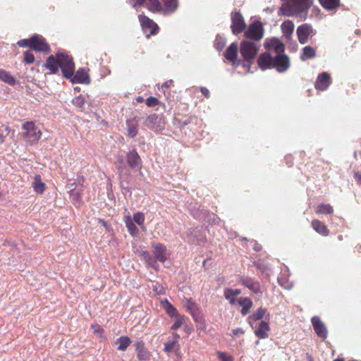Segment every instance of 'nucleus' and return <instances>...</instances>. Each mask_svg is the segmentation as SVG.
<instances>
[{
	"mask_svg": "<svg viewBox=\"0 0 361 361\" xmlns=\"http://www.w3.org/2000/svg\"><path fill=\"white\" fill-rule=\"evenodd\" d=\"M288 3L282 7L283 14L287 16L301 17L307 14L313 4L314 0H287Z\"/></svg>",
	"mask_w": 361,
	"mask_h": 361,
	"instance_id": "obj_1",
	"label": "nucleus"
},
{
	"mask_svg": "<svg viewBox=\"0 0 361 361\" xmlns=\"http://www.w3.org/2000/svg\"><path fill=\"white\" fill-rule=\"evenodd\" d=\"M22 129L24 130V133H23V137L30 145L37 143L42 137V131L32 121L25 122L23 125Z\"/></svg>",
	"mask_w": 361,
	"mask_h": 361,
	"instance_id": "obj_2",
	"label": "nucleus"
},
{
	"mask_svg": "<svg viewBox=\"0 0 361 361\" xmlns=\"http://www.w3.org/2000/svg\"><path fill=\"white\" fill-rule=\"evenodd\" d=\"M56 56L59 59V68L61 70L63 75L68 79L71 78L75 71V64L73 58L64 53H57Z\"/></svg>",
	"mask_w": 361,
	"mask_h": 361,
	"instance_id": "obj_3",
	"label": "nucleus"
},
{
	"mask_svg": "<svg viewBox=\"0 0 361 361\" xmlns=\"http://www.w3.org/2000/svg\"><path fill=\"white\" fill-rule=\"evenodd\" d=\"M259 51L258 47L252 42L242 41L240 44V53L243 59L249 63L256 57Z\"/></svg>",
	"mask_w": 361,
	"mask_h": 361,
	"instance_id": "obj_4",
	"label": "nucleus"
},
{
	"mask_svg": "<svg viewBox=\"0 0 361 361\" xmlns=\"http://www.w3.org/2000/svg\"><path fill=\"white\" fill-rule=\"evenodd\" d=\"M264 35V29L261 22L255 21L250 25L247 30L245 32L246 38L252 39L255 41L260 40Z\"/></svg>",
	"mask_w": 361,
	"mask_h": 361,
	"instance_id": "obj_5",
	"label": "nucleus"
},
{
	"mask_svg": "<svg viewBox=\"0 0 361 361\" xmlns=\"http://www.w3.org/2000/svg\"><path fill=\"white\" fill-rule=\"evenodd\" d=\"M246 24L240 11H234L231 13V28L233 34L238 35L245 30Z\"/></svg>",
	"mask_w": 361,
	"mask_h": 361,
	"instance_id": "obj_6",
	"label": "nucleus"
},
{
	"mask_svg": "<svg viewBox=\"0 0 361 361\" xmlns=\"http://www.w3.org/2000/svg\"><path fill=\"white\" fill-rule=\"evenodd\" d=\"M30 49L38 51L48 54L51 52L50 46L46 42L45 39L38 35H33L31 37Z\"/></svg>",
	"mask_w": 361,
	"mask_h": 361,
	"instance_id": "obj_7",
	"label": "nucleus"
},
{
	"mask_svg": "<svg viewBox=\"0 0 361 361\" xmlns=\"http://www.w3.org/2000/svg\"><path fill=\"white\" fill-rule=\"evenodd\" d=\"M296 33L299 42L304 44L307 42L310 37L314 35L315 32L311 25L304 23L298 27Z\"/></svg>",
	"mask_w": 361,
	"mask_h": 361,
	"instance_id": "obj_8",
	"label": "nucleus"
},
{
	"mask_svg": "<svg viewBox=\"0 0 361 361\" xmlns=\"http://www.w3.org/2000/svg\"><path fill=\"white\" fill-rule=\"evenodd\" d=\"M290 66L289 58L286 54H277L274 57L273 67L279 73L286 71Z\"/></svg>",
	"mask_w": 361,
	"mask_h": 361,
	"instance_id": "obj_9",
	"label": "nucleus"
},
{
	"mask_svg": "<svg viewBox=\"0 0 361 361\" xmlns=\"http://www.w3.org/2000/svg\"><path fill=\"white\" fill-rule=\"evenodd\" d=\"M139 20L142 30L146 33H148V35L157 34L159 27L152 20L149 19L146 16L140 15Z\"/></svg>",
	"mask_w": 361,
	"mask_h": 361,
	"instance_id": "obj_10",
	"label": "nucleus"
},
{
	"mask_svg": "<svg viewBox=\"0 0 361 361\" xmlns=\"http://www.w3.org/2000/svg\"><path fill=\"white\" fill-rule=\"evenodd\" d=\"M238 49V44L237 42H233L226 49L224 56L228 61L231 62L234 66H239L241 63L240 61L237 60Z\"/></svg>",
	"mask_w": 361,
	"mask_h": 361,
	"instance_id": "obj_11",
	"label": "nucleus"
},
{
	"mask_svg": "<svg viewBox=\"0 0 361 361\" xmlns=\"http://www.w3.org/2000/svg\"><path fill=\"white\" fill-rule=\"evenodd\" d=\"M311 322L316 334L323 341L326 340L328 335V331L320 318L318 317H313Z\"/></svg>",
	"mask_w": 361,
	"mask_h": 361,
	"instance_id": "obj_12",
	"label": "nucleus"
},
{
	"mask_svg": "<svg viewBox=\"0 0 361 361\" xmlns=\"http://www.w3.org/2000/svg\"><path fill=\"white\" fill-rule=\"evenodd\" d=\"M331 84V76L326 72H323L319 74L314 83V87L319 91L326 90Z\"/></svg>",
	"mask_w": 361,
	"mask_h": 361,
	"instance_id": "obj_13",
	"label": "nucleus"
},
{
	"mask_svg": "<svg viewBox=\"0 0 361 361\" xmlns=\"http://www.w3.org/2000/svg\"><path fill=\"white\" fill-rule=\"evenodd\" d=\"M68 79H70L72 83L89 84L90 82V76L85 68H79Z\"/></svg>",
	"mask_w": 361,
	"mask_h": 361,
	"instance_id": "obj_14",
	"label": "nucleus"
},
{
	"mask_svg": "<svg viewBox=\"0 0 361 361\" xmlns=\"http://www.w3.org/2000/svg\"><path fill=\"white\" fill-rule=\"evenodd\" d=\"M160 13L170 14L174 13L178 7V0H160Z\"/></svg>",
	"mask_w": 361,
	"mask_h": 361,
	"instance_id": "obj_15",
	"label": "nucleus"
},
{
	"mask_svg": "<svg viewBox=\"0 0 361 361\" xmlns=\"http://www.w3.org/2000/svg\"><path fill=\"white\" fill-rule=\"evenodd\" d=\"M154 248L153 253L156 260L164 263L167 259L166 247L160 243L152 245Z\"/></svg>",
	"mask_w": 361,
	"mask_h": 361,
	"instance_id": "obj_16",
	"label": "nucleus"
},
{
	"mask_svg": "<svg viewBox=\"0 0 361 361\" xmlns=\"http://www.w3.org/2000/svg\"><path fill=\"white\" fill-rule=\"evenodd\" d=\"M274 57L269 52H264L259 55L257 64L262 70H267L273 67Z\"/></svg>",
	"mask_w": 361,
	"mask_h": 361,
	"instance_id": "obj_17",
	"label": "nucleus"
},
{
	"mask_svg": "<svg viewBox=\"0 0 361 361\" xmlns=\"http://www.w3.org/2000/svg\"><path fill=\"white\" fill-rule=\"evenodd\" d=\"M239 282L243 286L247 287L254 293H261V286L258 281L249 277H241Z\"/></svg>",
	"mask_w": 361,
	"mask_h": 361,
	"instance_id": "obj_18",
	"label": "nucleus"
},
{
	"mask_svg": "<svg viewBox=\"0 0 361 361\" xmlns=\"http://www.w3.org/2000/svg\"><path fill=\"white\" fill-rule=\"evenodd\" d=\"M59 65L60 61L56 55L55 56L51 55L47 59L44 66L49 71V73L56 74L59 71Z\"/></svg>",
	"mask_w": 361,
	"mask_h": 361,
	"instance_id": "obj_19",
	"label": "nucleus"
},
{
	"mask_svg": "<svg viewBox=\"0 0 361 361\" xmlns=\"http://www.w3.org/2000/svg\"><path fill=\"white\" fill-rule=\"evenodd\" d=\"M126 160L128 166L132 168H140L141 159L135 149L130 151L126 154Z\"/></svg>",
	"mask_w": 361,
	"mask_h": 361,
	"instance_id": "obj_20",
	"label": "nucleus"
},
{
	"mask_svg": "<svg viewBox=\"0 0 361 361\" xmlns=\"http://www.w3.org/2000/svg\"><path fill=\"white\" fill-rule=\"evenodd\" d=\"M311 226L315 232L322 236H328L330 233L325 224L319 219H313L311 222Z\"/></svg>",
	"mask_w": 361,
	"mask_h": 361,
	"instance_id": "obj_21",
	"label": "nucleus"
},
{
	"mask_svg": "<svg viewBox=\"0 0 361 361\" xmlns=\"http://www.w3.org/2000/svg\"><path fill=\"white\" fill-rule=\"evenodd\" d=\"M270 330L268 322L262 321L259 324L258 327L255 330V334L256 336H257L259 338L264 339L268 338L269 336V331Z\"/></svg>",
	"mask_w": 361,
	"mask_h": 361,
	"instance_id": "obj_22",
	"label": "nucleus"
},
{
	"mask_svg": "<svg viewBox=\"0 0 361 361\" xmlns=\"http://www.w3.org/2000/svg\"><path fill=\"white\" fill-rule=\"evenodd\" d=\"M238 303L240 306L242 307L240 313L243 316L247 315L250 311V309L253 306L252 301L251 299L248 298H240L238 299Z\"/></svg>",
	"mask_w": 361,
	"mask_h": 361,
	"instance_id": "obj_23",
	"label": "nucleus"
},
{
	"mask_svg": "<svg viewBox=\"0 0 361 361\" xmlns=\"http://www.w3.org/2000/svg\"><path fill=\"white\" fill-rule=\"evenodd\" d=\"M267 312V310L264 308H258L251 315L247 317V322L253 328V322L261 320Z\"/></svg>",
	"mask_w": 361,
	"mask_h": 361,
	"instance_id": "obj_24",
	"label": "nucleus"
},
{
	"mask_svg": "<svg viewBox=\"0 0 361 361\" xmlns=\"http://www.w3.org/2000/svg\"><path fill=\"white\" fill-rule=\"evenodd\" d=\"M159 121V116L155 114H152L145 118L144 125L151 130H157Z\"/></svg>",
	"mask_w": 361,
	"mask_h": 361,
	"instance_id": "obj_25",
	"label": "nucleus"
},
{
	"mask_svg": "<svg viewBox=\"0 0 361 361\" xmlns=\"http://www.w3.org/2000/svg\"><path fill=\"white\" fill-rule=\"evenodd\" d=\"M283 35L289 39L294 31V23L289 20H285L281 25Z\"/></svg>",
	"mask_w": 361,
	"mask_h": 361,
	"instance_id": "obj_26",
	"label": "nucleus"
},
{
	"mask_svg": "<svg viewBox=\"0 0 361 361\" xmlns=\"http://www.w3.org/2000/svg\"><path fill=\"white\" fill-rule=\"evenodd\" d=\"M125 224H126V226L128 229V231L132 236L135 237L138 235L139 229L136 226V225L134 224V222L130 215L126 216L125 217Z\"/></svg>",
	"mask_w": 361,
	"mask_h": 361,
	"instance_id": "obj_27",
	"label": "nucleus"
},
{
	"mask_svg": "<svg viewBox=\"0 0 361 361\" xmlns=\"http://www.w3.org/2000/svg\"><path fill=\"white\" fill-rule=\"evenodd\" d=\"M34 191L37 194L44 193L46 189V184L42 182L41 176L35 175L32 183Z\"/></svg>",
	"mask_w": 361,
	"mask_h": 361,
	"instance_id": "obj_28",
	"label": "nucleus"
},
{
	"mask_svg": "<svg viewBox=\"0 0 361 361\" xmlns=\"http://www.w3.org/2000/svg\"><path fill=\"white\" fill-rule=\"evenodd\" d=\"M321 6L328 11L338 8L340 6V0H319Z\"/></svg>",
	"mask_w": 361,
	"mask_h": 361,
	"instance_id": "obj_29",
	"label": "nucleus"
},
{
	"mask_svg": "<svg viewBox=\"0 0 361 361\" xmlns=\"http://www.w3.org/2000/svg\"><path fill=\"white\" fill-rule=\"evenodd\" d=\"M334 212L333 207L329 204H320L315 208V213L317 215L320 214H331Z\"/></svg>",
	"mask_w": 361,
	"mask_h": 361,
	"instance_id": "obj_30",
	"label": "nucleus"
},
{
	"mask_svg": "<svg viewBox=\"0 0 361 361\" xmlns=\"http://www.w3.org/2000/svg\"><path fill=\"white\" fill-rule=\"evenodd\" d=\"M315 56H316L315 49L310 46H306L302 49V52L301 54L300 59L302 61H306L310 59H312V58L315 57Z\"/></svg>",
	"mask_w": 361,
	"mask_h": 361,
	"instance_id": "obj_31",
	"label": "nucleus"
},
{
	"mask_svg": "<svg viewBox=\"0 0 361 361\" xmlns=\"http://www.w3.org/2000/svg\"><path fill=\"white\" fill-rule=\"evenodd\" d=\"M0 80L10 85H14L16 83L15 78L10 73L3 69H0Z\"/></svg>",
	"mask_w": 361,
	"mask_h": 361,
	"instance_id": "obj_32",
	"label": "nucleus"
},
{
	"mask_svg": "<svg viewBox=\"0 0 361 361\" xmlns=\"http://www.w3.org/2000/svg\"><path fill=\"white\" fill-rule=\"evenodd\" d=\"M117 343L119 344L118 350L124 351L130 345L131 341L128 336H121L118 338Z\"/></svg>",
	"mask_w": 361,
	"mask_h": 361,
	"instance_id": "obj_33",
	"label": "nucleus"
},
{
	"mask_svg": "<svg viewBox=\"0 0 361 361\" xmlns=\"http://www.w3.org/2000/svg\"><path fill=\"white\" fill-rule=\"evenodd\" d=\"M146 4L151 11L160 13V0H146Z\"/></svg>",
	"mask_w": 361,
	"mask_h": 361,
	"instance_id": "obj_34",
	"label": "nucleus"
},
{
	"mask_svg": "<svg viewBox=\"0 0 361 361\" xmlns=\"http://www.w3.org/2000/svg\"><path fill=\"white\" fill-rule=\"evenodd\" d=\"M197 121V118L196 116H191L184 120L177 119L176 122L179 127L184 128L190 123H196Z\"/></svg>",
	"mask_w": 361,
	"mask_h": 361,
	"instance_id": "obj_35",
	"label": "nucleus"
},
{
	"mask_svg": "<svg viewBox=\"0 0 361 361\" xmlns=\"http://www.w3.org/2000/svg\"><path fill=\"white\" fill-rule=\"evenodd\" d=\"M133 221L142 228L145 227V215L142 212H137L133 214Z\"/></svg>",
	"mask_w": 361,
	"mask_h": 361,
	"instance_id": "obj_36",
	"label": "nucleus"
},
{
	"mask_svg": "<svg viewBox=\"0 0 361 361\" xmlns=\"http://www.w3.org/2000/svg\"><path fill=\"white\" fill-rule=\"evenodd\" d=\"M145 104L148 107H154L158 105H162L163 106H165L164 104L154 97H147L145 100Z\"/></svg>",
	"mask_w": 361,
	"mask_h": 361,
	"instance_id": "obj_37",
	"label": "nucleus"
},
{
	"mask_svg": "<svg viewBox=\"0 0 361 361\" xmlns=\"http://www.w3.org/2000/svg\"><path fill=\"white\" fill-rule=\"evenodd\" d=\"M128 135L134 137L137 134V124H131L130 121L127 122Z\"/></svg>",
	"mask_w": 361,
	"mask_h": 361,
	"instance_id": "obj_38",
	"label": "nucleus"
},
{
	"mask_svg": "<svg viewBox=\"0 0 361 361\" xmlns=\"http://www.w3.org/2000/svg\"><path fill=\"white\" fill-rule=\"evenodd\" d=\"M142 256L143 257L145 262L149 265V266H153L154 264L155 263V260L152 258V257L151 256L150 253L147 251H142Z\"/></svg>",
	"mask_w": 361,
	"mask_h": 361,
	"instance_id": "obj_39",
	"label": "nucleus"
},
{
	"mask_svg": "<svg viewBox=\"0 0 361 361\" xmlns=\"http://www.w3.org/2000/svg\"><path fill=\"white\" fill-rule=\"evenodd\" d=\"M175 317V322L171 326V329L173 330H177L183 325V317L182 316H180L178 314Z\"/></svg>",
	"mask_w": 361,
	"mask_h": 361,
	"instance_id": "obj_40",
	"label": "nucleus"
},
{
	"mask_svg": "<svg viewBox=\"0 0 361 361\" xmlns=\"http://www.w3.org/2000/svg\"><path fill=\"white\" fill-rule=\"evenodd\" d=\"M117 162H118V165H116V169L118 170V173L119 176H121L124 171L125 168H126L124 160H123L122 156L118 157Z\"/></svg>",
	"mask_w": 361,
	"mask_h": 361,
	"instance_id": "obj_41",
	"label": "nucleus"
},
{
	"mask_svg": "<svg viewBox=\"0 0 361 361\" xmlns=\"http://www.w3.org/2000/svg\"><path fill=\"white\" fill-rule=\"evenodd\" d=\"M85 99L84 97L82 96V95H79L78 97H75L73 99V104L75 106H78L80 108H82L83 107V106L85 104Z\"/></svg>",
	"mask_w": 361,
	"mask_h": 361,
	"instance_id": "obj_42",
	"label": "nucleus"
},
{
	"mask_svg": "<svg viewBox=\"0 0 361 361\" xmlns=\"http://www.w3.org/2000/svg\"><path fill=\"white\" fill-rule=\"evenodd\" d=\"M24 62L27 64L32 63L35 61V56L30 51H26L23 54Z\"/></svg>",
	"mask_w": 361,
	"mask_h": 361,
	"instance_id": "obj_43",
	"label": "nucleus"
},
{
	"mask_svg": "<svg viewBox=\"0 0 361 361\" xmlns=\"http://www.w3.org/2000/svg\"><path fill=\"white\" fill-rule=\"evenodd\" d=\"M164 309L166 313L171 317L178 314L177 310L171 304H169L168 306H164Z\"/></svg>",
	"mask_w": 361,
	"mask_h": 361,
	"instance_id": "obj_44",
	"label": "nucleus"
},
{
	"mask_svg": "<svg viewBox=\"0 0 361 361\" xmlns=\"http://www.w3.org/2000/svg\"><path fill=\"white\" fill-rule=\"evenodd\" d=\"M224 295L226 300H228L231 305H234L238 303V298H235V296L234 295H230L229 293H227L226 288L224 290Z\"/></svg>",
	"mask_w": 361,
	"mask_h": 361,
	"instance_id": "obj_45",
	"label": "nucleus"
},
{
	"mask_svg": "<svg viewBox=\"0 0 361 361\" xmlns=\"http://www.w3.org/2000/svg\"><path fill=\"white\" fill-rule=\"evenodd\" d=\"M137 358L140 360H146L148 359V353L144 348L138 350Z\"/></svg>",
	"mask_w": 361,
	"mask_h": 361,
	"instance_id": "obj_46",
	"label": "nucleus"
},
{
	"mask_svg": "<svg viewBox=\"0 0 361 361\" xmlns=\"http://www.w3.org/2000/svg\"><path fill=\"white\" fill-rule=\"evenodd\" d=\"M217 355H218V357L221 360V361H233V357L231 355H228L226 353L218 352Z\"/></svg>",
	"mask_w": 361,
	"mask_h": 361,
	"instance_id": "obj_47",
	"label": "nucleus"
},
{
	"mask_svg": "<svg viewBox=\"0 0 361 361\" xmlns=\"http://www.w3.org/2000/svg\"><path fill=\"white\" fill-rule=\"evenodd\" d=\"M30 44H31V37L29 39H20L17 42V44L20 47H30Z\"/></svg>",
	"mask_w": 361,
	"mask_h": 361,
	"instance_id": "obj_48",
	"label": "nucleus"
},
{
	"mask_svg": "<svg viewBox=\"0 0 361 361\" xmlns=\"http://www.w3.org/2000/svg\"><path fill=\"white\" fill-rule=\"evenodd\" d=\"M92 329H94V333L99 336H102L104 333V329L101 327V326L98 324H92L91 326Z\"/></svg>",
	"mask_w": 361,
	"mask_h": 361,
	"instance_id": "obj_49",
	"label": "nucleus"
},
{
	"mask_svg": "<svg viewBox=\"0 0 361 361\" xmlns=\"http://www.w3.org/2000/svg\"><path fill=\"white\" fill-rule=\"evenodd\" d=\"M245 334V331L241 328H237L232 331V336L235 337L240 335H243Z\"/></svg>",
	"mask_w": 361,
	"mask_h": 361,
	"instance_id": "obj_50",
	"label": "nucleus"
},
{
	"mask_svg": "<svg viewBox=\"0 0 361 361\" xmlns=\"http://www.w3.org/2000/svg\"><path fill=\"white\" fill-rule=\"evenodd\" d=\"M227 293H229L230 295L237 296L241 294V290L240 289H231L226 288Z\"/></svg>",
	"mask_w": 361,
	"mask_h": 361,
	"instance_id": "obj_51",
	"label": "nucleus"
},
{
	"mask_svg": "<svg viewBox=\"0 0 361 361\" xmlns=\"http://www.w3.org/2000/svg\"><path fill=\"white\" fill-rule=\"evenodd\" d=\"M284 44L282 43H279L276 45L275 47V51L278 54H280V53L284 51Z\"/></svg>",
	"mask_w": 361,
	"mask_h": 361,
	"instance_id": "obj_52",
	"label": "nucleus"
},
{
	"mask_svg": "<svg viewBox=\"0 0 361 361\" xmlns=\"http://www.w3.org/2000/svg\"><path fill=\"white\" fill-rule=\"evenodd\" d=\"M200 91L202 92V94L206 97V98H209L210 97V92H209V90L205 87H202L200 88Z\"/></svg>",
	"mask_w": 361,
	"mask_h": 361,
	"instance_id": "obj_53",
	"label": "nucleus"
},
{
	"mask_svg": "<svg viewBox=\"0 0 361 361\" xmlns=\"http://www.w3.org/2000/svg\"><path fill=\"white\" fill-rule=\"evenodd\" d=\"M173 85V80H169L166 81L164 83H163V85H161V89L164 90V89L169 88L171 86H172Z\"/></svg>",
	"mask_w": 361,
	"mask_h": 361,
	"instance_id": "obj_54",
	"label": "nucleus"
},
{
	"mask_svg": "<svg viewBox=\"0 0 361 361\" xmlns=\"http://www.w3.org/2000/svg\"><path fill=\"white\" fill-rule=\"evenodd\" d=\"M353 177L355 179V180L361 185V172H359V171H356L354 173V175H353Z\"/></svg>",
	"mask_w": 361,
	"mask_h": 361,
	"instance_id": "obj_55",
	"label": "nucleus"
},
{
	"mask_svg": "<svg viewBox=\"0 0 361 361\" xmlns=\"http://www.w3.org/2000/svg\"><path fill=\"white\" fill-rule=\"evenodd\" d=\"M135 1V5L134 6H142L145 2H146V0H134Z\"/></svg>",
	"mask_w": 361,
	"mask_h": 361,
	"instance_id": "obj_56",
	"label": "nucleus"
},
{
	"mask_svg": "<svg viewBox=\"0 0 361 361\" xmlns=\"http://www.w3.org/2000/svg\"><path fill=\"white\" fill-rule=\"evenodd\" d=\"M153 290L155 291L157 294H164V292L162 289V288H161L159 290L158 289V288L157 286H154L153 288Z\"/></svg>",
	"mask_w": 361,
	"mask_h": 361,
	"instance_id": "obj_57",
	"label": "nucleus"
},
{
	"mask_svg": "<svg viewBox=\"0 0 361 361\" xmlns=\"http://www.w3.org/2000/svg\"><path fill=\"white\" fill-rule=\"evenodd\" d=\"M73 200H79L80 198V195L78 192L72 194Z\"/></svg>",
	"mask_w": 361,
	"mask_h": 361,
	"instance_id": "obj_58",
	"label": "nucleus"
},
{
	"mask_svg": "<svg viewBox=\"0 0 361 361\" xmlns=\"http://www.w3.org/2000/svg\"><path fill=\"white\" fill-rule=\"evenodd\" d=\"M4 142V136L3 135V131L0 128V143H3Z\"/></svg>",
	"mask_w": 361,
	"mask_h": 361,
	"instance_id": "obj_59",
	"label": "nucleus"
},
{
	"mask_svg": "<svg viewBox=\"0 0 361 361\" xmlns=\"http://www.w3.org/2000/svg\"><path fill=\"white\" fill-rule=\"evenodd\" d=\"M135 99H136L137 103H142L144 102V100H145L144 98L142 97H141V96H139V97H136Z\"/></svg>",
	"mask_w": 361,
	"mask_h": 361,
	"instance_id": "obj_60",
	"label": "nucleus"
},
{
	"mask_svg": "<svg viewBox=\"0 0 361 361\" xmlns=\"http://www.w3.org/2000/svg\"><path fill=\"white\" fill-rule=\"evenodd\" d=\"M161 303H162L164 307V306H168L169 304H171L167 299L162 300Z\"/></svg>",
	"mask_w": 361,
	"mask_h": 361,
	"instance_id": "obj_61",
	"label": "nucleus"
},
{
	"mask_svg": "<svg viewBox=\"0 0 361 361\" xmlns=\"http://www.w3.org/2000/svg\"><path fill=\"white\" fill-rule=\"evenodd\" d=\"M171 348V345H165V350L166 351H169Z\"/></svg>",
	"mask_w": 361,
	"mask_h": 361,
	"instance_id": "obj_62",
	"label": "nucleus"
},
{
	"mask_svg": "<svg viewBox=\"0 0 361 361\" xmlns=\"http://www.w3.org/2000/svg\"><path fill=\"white\" fill-rule=\"evenodd\" d=\"M333 361H344V360L340 359V358H336V359L334 360Z\"/></svg>",
	"mask_w": 361,
	"mask_h": 361,
	"instance_id": "obj_63",
	"label": "nucleus"
},
{
	"mask_svg": "<svg viewBox=\"0 0 361 361\" xmlns=\"http://www.w3.org/2000/svg\"><path fill=\"white\" fill-rule=\"evenodd\" d=\"M308 361H314L311 355L308 356Z\"/></svg>",
	"mask_w": 361,
	"mask_h": 361,
	"instance_id": "obj_64",
	"label": "nucleus"
}]
</instances>
